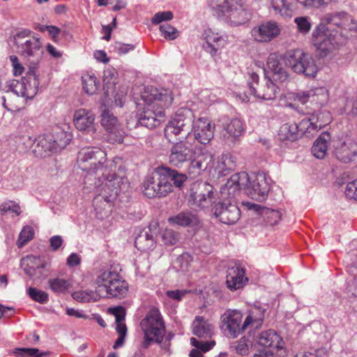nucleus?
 I'll return each mask as SVG.
<instances>
[{
  "label": "nucleus",
  "instance_id": "dca6fc26",
  "mask_svg": "<svg viewBox=\"0 0 357 357\" xmlns=\"http://www.w3.org/2000/svg\"><path fill=\"white\" fill-rule=\"evenodd\" d=\"M169 155V162L174 167H181L184 163L192 157L195 149L188 142V139L173 141Z\"/></svg>",
  "mask_w": 357,
  "mask_h": 357
},
{
  "label": "nucleus",
  "instance_id": "ddd939ff",
  "mask_svg": "<svg viewBox=\"0 0 357 357\" xmlns=\"http://www.w3.org/2000/svg\"><path fill=\"white\" fill-rule=\"evenodd\" d=\"M259 75L257 73H250L248 85L251 93L263 100L275 99L278 91V87L268 75V72L265 73L262 83H259Z\"/></svg>",
  "mask_w": 357,
  "mask_h": 357
},
{
  "label": "nucleus",
  "instance_id": "4c0bfd02",
  "mask_svg": "<svg viewBox=\"0 0 357 357\" xmlns=\"http://www.w3.org/2000/svg\"><path fill=\"white\" fill-rule=\"evenodd\" d=\"M23 82H26V98H33L38 92L39 80L36 73V67L32 66L29 68L26 76L22 77Z\"/></svg>",
  "mask_w": 357,
  "mask_h": 357
},
{
  "label": "nucleus",
  "instance_id": "20e7f679",
  "mask_svg": "<svg viewBox=\"0 0 357 357\" xmlns=\"http://www.w3.org/2000/svg\"><path fill=\"white\" fill-rule=\"evenodd\" d=\"M79 167L86 171L84 184L92 185L98 177L102 179L110 177L116 169L115 160H107L106 153L96 147L82 149L77 157Z\"/></svg>",
  "mask_w": 357,
  "mask_h": 357
},
{
  "label": "nucleus",
  "instance_id": "37998d69",
  "mask_svg": "<svg viewBox=\"0 0 357 357\" xmlns=\"http://www.w3.org/2000/svg\"><path fill=\"white\" fill-rule=\"evenodd\" d=\"M294 0H272L271 5L274 10L282 17H290L293 13Z\"/></svg>",
  "mask_w": 357,
  "mask_h": 357
},
{
  "label": "nucleus",
  "instance_id": "a211bd4d",
  "mask_svg": "<svg viewBox=\"0 0 357 357\" xmlns=\"http://www.w3.org/2000/svg\"><path fill=\"white\" fill-rule=\"evenodd\" d=\"M243 314L236 310H227L221 317L222 329L231 338L238 337L247 328H243Z\"/></svg>",
  "mask_w": 357,
  "mask_h": 357
},
{
  "label": "nucleus",
  "instance_id": "6e6d98bb",
  "mask_svg": "<svg viewBox=\"0 0 357 357\" xmlns=\"http://www.w3.org/2000/svg\"><path fill=\"white\" fill-rule=\"evenodd\" d=\"M0 211L2 214L10 212L16 215H20L22 213L20 205L12 201H7L2 203L0 205Z\"/></svg>",
  "mask_w": 357,
  "mask_h": 357
},
{
  "label": "nucleus",
  "instance_id": "6e6552de",
  "mask_svg": "<svg viewBox=\"0 0 357 357\" xmlns=\"http://www.w3.org/2000/svg\"><path fill=\"white\" fill-rule=\"evenodd\" d=\"M207 2L213 15L230 26L243 24L250 19V13L242 0H207Z\"/></svg>",
  "mask_w": 357,
  "mask_h": 357
},
{
  "label": "nucleus",
  "instance_id": "4468645a",
  "mask_svg": "<svg viewBox=\"0 0 357 357\" xmlns=\"http://www.w3.org/2000/svg\"><path fill=\"white\" fill-rule=\"evenodd\" d=\"M213 155L209 151L195 149L192 157L189 160L188 174L192 178H195L204 173L210 172L213 168Z\"/></svg>",
  "mask_w": 357,
  "mask_h": 357
},
{
  "label": "nucleus",
  "instance_id": "69168bd1",
  "mask_svg": "<svg viewBox=\"0 0 357 357\" xmlns=\"http://www.w3.org/2000/svg\"><path fill=\"white\" fill-rule=\"evenodd\" d=\"M345 195L349 199L357 200V181L349 182L347 185Z\"/></svg>",
  "mask_w": 357,
  "mask_h": 357
},
{
  "label": "nucleus",
  "instance_id": "6ab92c4d",
  "mask_svg": "<svg viewBox=\"0 0 357 357\" xmlns=\"http://www.w3.org/2000/svg\"><path fill=\"white\" fill-rule=\"evenodd\" d=\"M168 186L163 182L158 168L152 175L146 176L142 183L143 194L148 198L165 197L169 193L166 188Z\"/></svg>",
  "mask_w": 357,
  "mask_h": 357
},
{
  "label": "nucleus",
  "instance_id": "603ef678",
  "mask_svg": "<svg viewBox=\"0 0 357 357\" xmlns=\"http://www.w3.org/2000/svg\"><path fill=\"white\" fill-rule=\"evenodd\" d=\"M294 22L297 26L298 32L302 34H307L311 29L310 18L307 16L297 17L294 19Z\"/></svg>",
  "mask_w": 357,
  "mask_h": 357
},
{
  "label": "nucleus",
  "instance_id": "680f3d73",
  "mask_svg": "<svg viewBox=\"0 0 357 357\" xmlns=\"http://www.w3.org/2000/svg\"><path fill=\"white\" fill-rule=\"evenodd\" d=\"M237 354L245 356L249 353L248 340L245 337H242L236 342L234 346Z\"/></svg>",
  "mask_w": 357,
  "mask_h": 357
},
{
  "label": "nucleus",
  "instance_id": "b1692460",
  "mask_svg": "<svg viewBox=\"0 0 357 357\" xmlns=\"http://www.w3.org/2000/svg\"><path fill=\"white\" fill-rule=\"evenodd\" d=\"M158 170L163 182L168 185L166 189L169 194L173 191L172 182L174 186L181 188L188 178L185 174L178 172L177 170L169 167L160 166L158 167Z\"/></svg>",
  "mask_w": 357,
  "mask_h": 357
},
{
  "label": "nucleus",
  "instance_id": "49530a36",
  "mask_svg": "<svg viewBox=\"0 0 357 357\" xmlns=\"http://www.w3.org/2000/svg\"><path fill=\"white\" fill-rule=\"evenodd\" d=\"M101 124L107 131L119 126L116 117L110 113L105 105L101 106Z\"/></svg>",
  "mask_w": 357,
  "mask_h": 357
},
{
  "label": "nucleus",
  "instance_id": "2f4dec72",
  "mask_svg": "<svg viewBox=\"0 0 357 357\" xmlns=\"http://www.w3.org/2000/svg\"><path fill=\"white\" fill-rule=\"evenodd\" d=\"M192 333L198 338H210L213 333V327L204 317L197 316L192 324Z\"/></svg>",
  "mask_w": 357,
  "mask_h": 357
},
{
  "label": "nucleus",
  "instance_id": "3c124183",
  "mask_svg": "<svg viewBox=\"0 0 357 357\" xmlns=\"http://www.w3.org/2000/svg\"><path fill=\"white\" fill-rule=\"evenodd\" d=\"M299 3L306 8H321L335 3L337 0H297Z\"/></svg>",
  "mask_w": 357,
  "mask_h": 357
},
{
  "label": "nucleus",
  "instance_id": "a18cd8bd",
  "mask_svg": "<svg viewBox=\"0 0 357 357\" xmlns=\"http://www.w3.org/2000/svg\"><path fill=\"white\" fill-rule=\"evenodd\" d=\"M48 286L53 292L63 294L69 289L70 283L66 279L55 278L49 279Z\"/></svg>",
  "mask_w": 357,
  "mask_h": 357
},
{
  "label": "nucleus",
  "instance_id": "58836bf2",
  "mask_svg": "<svg viewBox=\"0 0 357 357\" xmlns=\"http://www.w3.org/2000/svg\"><path fill=\"white\" fill-rule=\"evenodd\" d=\"M169 222L172 225L182 227H191L197 225L199 222V220L197 216L195 214L186 211L181 212L176 215L169 218Z\"/></svg>",
  "mask_w": 357,
  "mask_h": 357
},
{
  "label": "nucleus",
  "instance_id": "a878e982",
  "mask_svg": "<svg viewBox=\"0 0 357 357\" xmlns=\"http://www.w3.org/2000/svg\"><path fill=\"white\" fill-rule=\"evenodd\" d=\"M203 36L205 40L203 49L213 56L217 55L226 44L225 38L211 29L206 30Z\"/></svg>",
  "mask_w": 357,
  "mask_h": 357
},
{
  "label": "nucleus",
  "instance_id": "393cba45",
  "mask_svg": "<svg viewBox=\"0 0 357 357\" xmlns=\"http://www.w3.org/2000/svg\"><path fill=\"white\" fill-rule=\"evenodd\" d=\"M266 64L268 70L264 69V73L268 72V75L273 82L282 83L287 79L289 74L281 63L280 57L278 55L271 54L268 57Z\"/></svg>",
  "mask_w": 357,
  "mask_h": 357
},
{
  "label": "nucleus",
  "instance_id": "774afa93",
  "mask_svg": "<svg viewBox=\"0 0 357 357\" xmlns=\"http://www.w3.org/2000/svg\"><path fill=\"white\" fill-rule=\"evenodd\" d=\"M326 351L325 349H315L313 352H304L297 354L295 357H325Z\"/></svg>",
  "mask_w": 357,
  "mask_h": 357
},
{
  "label": "nucleus",
  "instance_id": "f03ea898",
  "mask_svg": "<svg viewBox=\"0 0 357 357\" xmlns=\"http://www.w3.org/2000/svg\"><path fill=\"white\" fill-rule=\"evenodd\" d=\"M206 192L194 194V200L197 205L203 208L213 204L212 211L218 220L226 225L235 224L241 217V211L236 205V198L239 195L236 190L228 186L227 182L220 189V200L215 202L213 199L212 185L207 183L202 184Z\"/></svg>",
  "mask_w": 357,
  "mask_h": 357
},
{
  "label": "nucleus",
  "instance_id": "1a4fd4ad",
  "mask_svg": "<svg viewBox=\"0 0 357 357\" xmlns=\"http://www.w3.org/2000/svg\"><path fill=\"white\" fill-rule=\"evenodd\" d=\"M18 54L33 65L38 63L43 55V43L32 31L24 29L14 36Z\"/></svg>",
  "mask_w": 357,
  "mask_h": 357
},
{
  "label": "nucleus",
  "instance_id": "13d9d810",
  "mask_svg": "<svg viewBox=\"0 0 357 357\" xmlns=\"http://www.w3.org/2000/svg\"><path fill=\"white\" fill-rule=\"evenodd\" d=\"M15 353L19 357H40L43 354L35 348H17Z\"/></svg>",
  "mask_w": 357,
  "mask_h": 357
},
{
  "label": "nucleus",
  "instance_id": "e433bc0d",
  "mask_svg": "<svg viewBox=\"0 0 357 357\" xmlns=\"http://www.w3.org/2000/svg\"><path fill=\"white\" fill-rule=\"evenodd\" d=\"M331 136L329 132H324L315 140L312 147V153L318 159H323L326 156Z\"/></svg>",
  "mask_w": 357,
  "mask_h": 357
},
{
  "label": "nucleus",
  "instance_id": "cd10ccee",
  "mask_svg": "<svg viewBox=\"0 0 357 357\" xmlns=\"http://www.w3.org/2000/svg\"><path fill=\"white\" fill-rule=\"evenodd\" d=\"M94 114L89 110L80 109L75 112L73 122L76 128L79 131L93 132L94 128Z\"/></svg>",
  "mask_w": 357,
  "mask_h": 357
},
{
  "label": "nucleus",
  "instance_id": "412c9836",
  "mask_svg": "<svg viewBox=\"0 0 357 357\" xmlns=\"http://www.w3.org/2000/svg\"><path fill=\"white\" fill-rule=\"evenodd\" d=\"M280 33V29L277 22L267 21L255 26L251 31V36L257 42L266 43L276 38Z\"/></svg>",
  "mask_w": 357,
  "mask_h": 357
},
{
  "label": "nucleus",
  "instance_id": "052dcab7",
  "mask_svg": "<svg viewBox=\"0 0 357 357\" xmlns=\"http://www.w3.org/2000/svg\"><path fill=\"white\" fill-rule=\"evenodd\" d=\"M36 29L41 32L47 31L54 42L61 33V29L56 26L39 24Z\"/></svg>",
  "mask_w": 357,
  "mask_h": 357
},
{
  "label": "nucleus",
  "instance_id": "09e8293b",
  "mask_svg": "<svg viewBox=\"0 0 357 357\" xmlns=\"http://www.w3.org/2000/svg\"><path fill=\"white\" fill-rule=\"evenodd\" d=\"M26 82H23L22 78L20 80L13 79L7 83L6 91H12L17 96L26 98Z\"/></svg>",
  "mask_w": 357,
  "mask_h": 357
},
{
  "label": "nucleus",
  "instance_id": "c756f323",
  "mask_svg": "<svg viewBox=\"0 0 357 357\" xmlns=\"http://www.w3.org/2000/svg\"><path fill=\"white\" fill-rule=\"evenodd\" d=\"M257 342L259 345L280 349L283 347V341L281 337L272 329L262 331L257 337Z\"/></svg>",
  "mask_w": 357,
  "mask_h": 357
},
{
  "label": "nucleus",
  "instance_id": "bb28decb",
  "mask_svg": "<svg viewBox=\"0 0 357 357\" xmlns=\"http://www.w3.org/2000/svg\"><path fill=\"white\" fill-rule=\"evenodd\" d=\"M334 156L340 162L349 163L357 155V143L348 139L335 146Z\"/></svg>",
  "mask_w": 357,
  "mask_h": 357
},
{
  "label": "nucleus",
  "instance_id": "0eeeda50",
  "mask_svg": "<svg viewBox=\"0 0 357 357\" xmlns=\"http://www.w3.org/2000/svg\"><path fill=\"white\" fill-rule=\"evenodd\" d=\"M228 186L237 190L242 189L253 199L262 202L266 199L270 190V184L264 174H251L242 172L233 174L227 181Z\"/></svg>",
  "mask_w": 357,
  "mask_h": 357
},
{
  "label": "nucleus",
  "instance_id": "423d86ee",
  "mask_svg": "<svg viewBox=\"0 0 357 357\" xmlns=\"http://www.w3.org/2000/svg\"><path fill=\"white\" fill-rule=\"evenodd\" d=\"M140 326L144 332L142 347L147 349L153 342L158 343L160 348L168 351L173 335H166V328L163 318L158 308H151L141 321Z\"/></svg>",
  "mask_w": 357,
  "mask_h": 357
},
{
  "label": "nucleus",
  "instance_id": "bf43d9fd",
  "mask_svg": "<svg viewBox=\"0 0 357 357\" xmlns=\"http://www.w3.org/2000/svg\"><path fill=\"white\" fill-rule=\"evenodd\" d=\"M162 242L166 245H173L178 241V234L170 229H166L161 235Z\"/></svg>",
  "mask_w": 357,
  "mask_h": 357
},
{
  "label": "nucleus",
  "instance_id": "f3484780",
  "mask_svg": "<svg viewBox=\"0 0 357 357\" xmlns=\"http://www.w3.org/2000/svg\"><path fill=\"white\" fill-rule=\"evenodd\" d=\"M332 121L331 114L327 110L317 111L301 121V128L306 132V137L314 136L319 130Z\"/></svg>",
  "mask_w": 357,
  "mask_h": 357
},
{
  "label": "nucleus",
  "instance_id": "8fccbe9b",
  "mask_svg": "<svg viewBox=\"0 0 357 357\" xmlns=\"http://www.w3.org/2000/svg\"><path fill=\"white\" fill-rule=\"evenodd\" d=\"M107 140L112 144L115 143H122L123 141V138L125 136V132L121 128V126H118L114 127V128L107 131Z\"/></svg>",
  "mask_w": 357,
  "mask_h": 357
},
{
  "label": "nucleus",
  "instance_id": "7ed1b4c3",
  "mask_svg": "<svg viewBox=\"0 0 357 357\" xmlns=\"http://www.w3.org/2000/svg\"><path fill=\"white\" fill-rule=\"evenodd\" d=\"M141 99L145 106L143 111L137 114V124L149 129L158 127L165 121L164 108L169 106L173 101L170 91L148 86L142 93Z\"/></svg>",
  "mask_w": 357,
  "mask_h": 357
},
{
  "label": "nucleus",
  "instance_id": "473e14b6",
  "mask_svg": "<svg viewBox=\"0 0 357 357\" xmlns=\"http://www.w3.org/2000/svg\"><path fill=\"white\" fill-rule=\"evenodd\" d=\"M279 135L282 139L294 142L303 135L306 136V132L301 129L300 121L298 124L296 123L283 124L280 128Z\"/></svg>",
  "mask_w": 357,
  "mask_h": 357
},
{
  "label": "nucleus",
  "instance_id": "7c9ffc66",
  "mask_svg": "<svg viewBox=\"0 0 357 357\" xmlns=\"http://www.w3.org/2000/svg\"><path fill=\"white\" fill-rule=\"evenodd\" d=\"M116 278L117 272L111 269H101L98 272L94 282L96 284V291L100 296H102L107 286H110V284Z\"/></svg>",
  "mask_w": 357,
  "mask_h": 357
},
{
  "label": "nucleus",
  "instance_id": "72a5a7b5",
  "mask_svg": "<svg viewBox=\"0 0 357 357\" xmlns=\"http://www.w3.org/2000/svg\"><path fill=\"white\" fill-rule=\"evenodd\" d=\"M247 206L250 210H253L261 215L268 224L273 225L280 220L281 215L278 211L261 206L257 204L248 203Z\"/></svg>",
  "mask_w": 357,
  "mask_h": 357
},
{
  "label": "nucleus",
  "instance_id": "f257e3e1",
  "mask_svg": "<svg viewBox=\"0 0 357 357\" xmlns=\"http://www.w3.org/2000/svg\"><path fill=\"white\" fill-rule=\"evenodd\" d=\"M357 21L346 12H335L326 14L321 23L312 33V40L321 57L342 44L346 38L344 31H356Z\"/></svg>",
  "mask_w": 357,
  "mask_h": 357
},
{
  "label": "nucleus",
  "instance_id": "c03bdc74",
  "mask_svg": "<svg viewBox=\"0 0 357 357\" xmlns=\"http://www.w3.org/2000/svg\"><path fill=\"white\" fill-rule=\"evenodd\" d=\"M82 85L84 91L93 95L97 92L100 83L93 74L86 73L82 77Z\"/></svg>",
  "mask_w": 357,
  "mask_h": 357
},
{
  "label": "nucleus",
  "instance_id": "4d7b16f0",
  "mask_svg": "<svg viewBox=\"0 0 357 357\" xmlns=\"http://www.w3.org/2000/svg\"><path fill=\"white\" fill-rule=\"evenodd\" d=\"M160 31L162 36L167 40H174L178 36L177 29L169 24H164L160 26Z\"/></svg>",
  "mask_w": 357,
  "mask_h": 357
},
{
  "label": "nucleus",
  "instance_id": "9d476101",
  "mask_svg": "<svg viewBox=\"0 0 357 357\" xmlns=\"http://www.w3.org/2000/svg\"><path fill=\"white\" fill-rule=\"evenodd\" d=\"M192 124V112L188 108H181L169 121L165 128V136L169 142L188 139Z\"/></svg>",
  "mask_w": 357,
  "mask_h": 357
},
{
  "label": "nucleus",
  "instance_id": "4be33fe9",
  "mask_svg": "<svg viewBox=\"0 0 357 357\" xmlns=\"http://www.w3.org/2000/svg\"><path fill=\"white\" fill-rule=\"evenodd\" d=\"M248 281V278L245 277V270L240 264L235 263L234 266L227 268L226 285L229 290L240 289Z\"/></svg>",
  "mask_w": 357,
  "mask_h": 357
},
{
  "label": "nucleus",
  "instance_id": "338daca9",
  "mask_svg": "<svg viewBox=\"0 0 357 357\" xmlns=\"http://www.w3.org/2000/svg\"><path fill=\"white\" fill-rule=\"evenodd\" d=\"M33 123V121L31 118L24 117L19 124L18 128L20 132L29 134L30 131L32 130Z\"/></svg>",
  "mask_w": 357,
  "mask_h": 357
},
{
  "label": "nucleus",
  "instance_id": "5701e85b",
  "mask_svg": "<svg viewBox=\"0 0 357 357\" xmlns=\"http://www.w3.org/2000/svg\"><path fill=\"white\" fill-rule=\"evenodd\" d=\"M193 132L194 138L203 144H208L213 137L214 127L208 119L199 118L192 124L190 132Z\"/></svg>",
  "mask_w": 357,
  "mask_h": 357
},
{
  "label": "nucleus",
  "instance_id": "e2e57ef3",
  "mask_svg": "<svg viewBox=\"0 0 357 357\" xmlns=\"http://www.w3.org/2000/svg\"><path fill=\"white\" fill-rule=\"evenodd\" d=\"M172 18L173 13L171 11L158 12L152 17L151 22L153 24H158L165 21L171 20Z\"/></svg>",
  "mask_w": 357,
  "mask_h": 357
},
{
  "label": "nucleus",
  "instance_id": "c9c22d12",
  "mask_svg": "<svg viewBox=\"0 0 357 357\" xmlns=\"http://www.w3.org/2000/svg\"><path fill=\"white\" fill-rule=\"evenodd\" d=\"M128 290V284L125 280L120 278L119 274L117 273V278L107 286L106 291L102 295V297H112L121 298H123Z\"/></svg>",
  "mask_w": 357,
  "mask_h": 357
},
{
  "label": "nucleus",
  "instance_id": "5fc2aeb1",
  "mask_svg": "<svg viewBox=\"0 0 357 357\" xmlns=\"http://www.w3.org/2000/svg\"><path fill=\"white\" fill-rule=\"evenodd\" d=\"M28 294L33 301L40 303H46L49 299L47 293L35 287H29Z\"/></svg>",
  "mask_w": 357,
  "mask_h": 357
},
{
  "label": "nucleus",
  "instance_id": "f704fd0d",
  "mask_svg": "<svg viewBox=\"0 0 357 357\" xmlns=\"http://www.w3.org/2000/svg\"><path fill=\"white\" fill-rule=\"evenodd\" d=\"M103 89L106 96H113L116 93L118 82V73L111 66L107 67L103 72Z\"/></svg>",
  "mask_w": 357,
  "mask_h": 357
},
{
  "label": "nucleus",
  "instance_id": "a19ab883",
  "mask_svg": "<svg viewBox=\"0 0 357 357\" xmlns=\"http://www.w3.org/2000/svg\"><path fill=\"white\" fill-rule=\"evenodd\" d=\"M190 343L195 349L190 351V357H203V353L211 350L215 344L214 340H202L195 337L190 338Z\"/></svg>",
  "mask_w": 357,
  "mask_h": 357
},
{
  "label": "nucleus",
  "instance_id": "ea45409f",
  "mask_svg": "<svg viewBox=\"0 0 357 357\" xmlns=\"http://www.w3.org/2000/svg\"><path fill=\"white\" fill-rule=\"evenodd\" d=\"M235 167L236 159L229 153H223L218 157L215 169L220 176H226L234 170Z\"/></svg>",
  "mask_w": 357,
  "mask_h": 357
},
{
  "label": "nucleus",
  "instance_id": "2eb2a0df",
  "mask_svg": "<svg viewBox=\"0 0 357 357\" xmlns=\"http://www.w3.org/2000/svg\"><path fill=\"white\" fill-rule=\"evenodd\" d=\"M222 128V137L228 145H234L239 142L240 137L245 130V125L238 118L228 119L222 117L220 120Z\"/></svg>",
  "mask_w": 357,
  "mask_h": 357
},
{
  "label": "nucleus",
  "instance_id": "0e129e2a",
  "mask_svg": "<svg viewBox=\"0 0 357 357\" xmlns=\"http://www.w3.org/2000/svg\"><path fill=\"white\" fill-rule=\"evenodd\" d=\"M109 311L115 317L116 323L123 322L126 317V310L123 306L109 308Z\"/></svg>",
  "mask_w": 357,
  "mask_h": 357
},
{
  "label": "nucleus",
  "instance_id": "79ce46f5",
  "mask_svg": "<svg viewBox=\"0 0 357 357\" xmlns=\"http://www.w3.org/2000/svg\"><path fill=\"white\" fill-rule=\"evenodd\" d=\"M155 238L153 234H149L148 231L143 230L138 234L135 240V247L141 251H147L155 247Z\"/></svg>",
  "mask_w": 357,
  "mask_h": 357
},
{
  "label": "nucleus",
  "instance_id": "aec40b11",
  "mask_svg": "<svg viewBox=\"0 0 357 357\" xmlns=\"http://www.w3.org/2000/svg\"><path fill=\"white\" fill-rule=\"evenodd\" d=\"M21 266L24 273L30 278H40L47 274V262L43 257L26 255L21 260Z\"/></svg>",
  "mask_w": 357,
  "mask_h": 357
},
{
  "label": "nucleus",
  "instance_id": "f8f14e48",
  "mask_svg": "<svg viewBox=\"0 0 357 357\" xmlns=\"http://www.w3.org/2000/svg\"><path fill=\"white\" fill-rule=\"evenodd\" d=\"M285 64L289 66L294 73L307 78H314L319 68L311 54L301 50H296L288 53Z\"/></svg>",
  "mask_w": 357,
  "mask_h": 357
},
{
  "label": "nucleus",
  "instance_id": "de8ad7c7",
  "mask_svg": "<svg viewBox=\"0 0 357 357\" xmlns=\"http://www.w3.org/2000/svg\"><path fill=\"white\" fill-rule=\"evenodd\" d=\"M72 296L75 300L82 303L96 301L100 297L96 291H77L74 292Z\"/></svg>",
  "mask_w": 357,
  "mask_h": 357
},
{
  "label": "nucleus",
  "instance_id": "39448f33",
  "mask_svg": "<svg viewBox=\"0 0 357 357\" xmlns=\"http://www.w3.org/2000/svg\"><path fill=\"white\" fill-rule=\"evenodd\" d=\"M98 194L94 197L93 205L97 216L103 219L109 215L114 205V202L118 195L128 187V179L123 176H117L113 174L105 178L98 177L97 181L92 182Z\"/></svg>",
  "mask_w": 357,
  "mask_h": 357
},
{
  "label": "nucleus",
  "instance_id": "9b49d317",
  "mask_svg": "<svg viewBox=\"0 0 357 357\" xmlns=\"http://www.w3.org/2000/svg\"><path fill=\"white\" fill-rule=\"evenodd\" d=\"M36 144L33 152L38 157H47L64 149L70 142V136L64 131L56 135L47 134L36 138Z\"/></svg>",
  "mask_w": 357,
  "mask_h": 357
},
{
  "label": "nucleus",
  "instance_id": "864d4df0",
  "mask_svg": "<svg viewBox=\"0 0 357 357\" xmlns=\"http://www.w3.org/2000/svg\"><path fill=\"white\" fill-rule=\"evenodd\" d=\"M34 231L29 226L24 227L20 233L17 245L18 248H22L26 243L33 238Z\"/></svg>",
  "mask_w": 357,
  "mask_h": 357
},
{
  "label": "nucleus",
  "instance_id": "c85d7f7f",
  "mask_svg": "<svg viewBox=\"0 0 357 357\" xmlns=\"http://www.w3.org/2000/svg\"><path fill=\"white\" fill-rule=\"evenodd\" d=\"M266 309L254 305L248 312V314L243 323V328L259 329L261 327Z\"/></svg>",
  "mask_w": 357,
  "mask_h": 357
}]
</instances>
